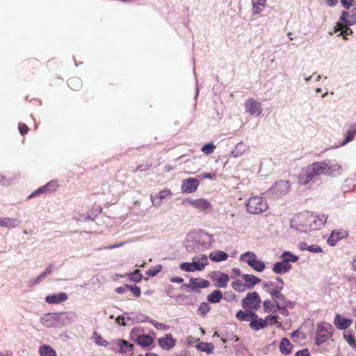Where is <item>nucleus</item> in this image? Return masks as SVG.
<instances>
[{"mask_svg":"<svg viewBox=\"0 0 356 356\" xmlns=\"http://www.w3.org/2000/svg\"><path fill=\"white\" fill-rule=\"evenodd\" d=\"M180 269L186 272L195 271L193 261L192 263L185 262L180 265Z\"/></svg>","mask_w":356,"mask_h":356,"instance_id":"ea45409f","label":"nucleus"},{"mask_svg":"<svg viewBox=\"0 0 356 356\" xmlns=\"http://www.w3.org/2000/svg\"><path fill=\"white\" fill-rule=\"evenodd\" d=\"M126 287H127L128 289H129L132 292L135 297L138 298L140 296L141 291L140 288L139 286L126 284Z\"/></svg>","mask_w":356,"mask_h":356,"instance_id":"de8ad7c7","label":"nucleus"},{"mask_svg":"<svg viewBox=\"0 0 356 356\" xmlns=\"http://www.w3.org/2000/svg\"><path fill=\"white\" fill-rule=\"evenodd\" d=\"M246 208L249 213L252 214H259L266 211L268 205L265 198L261 196H251L247 203Z\"/></svg>","mask_w":356,"mask_h":356,"instance_id":"7ed1b4c3","label":"nucleus"},{"mask_svg":"<svg viewBox=\"0 0 356 356\" xmlns=\"http://www.w3.org/2000/svg\"><path fill=\"white\" fill-rule=\"evenodd\" d=\"M349 15V13L347 11H342L341 15L340 17V21L337 24L335 31H340V35H343L344 38L348 35H350L353 33L352 30L348 28L349 26L354 24L356 22L353 18L351 19H346V16Z\"/></svg>","mask_w":356,"mask_h":356,"instance_id":"39448f33","label":"nucleus"},{"mask_svg":"<svg viewBox=\"0 0 356 356\" xmlns=\"http://www.w3.org/2000/svg\"><path fill=\"white\" fill-rule=\"evenodd\" d=\"M343 237V234L340 232L333 231L329 238H327V243L332 246L336 245V243Z\"/></svg>","mask_w":356,"mask_h":356,"instance_id":"c85d7f7f","label":"nucleus"},{"mask_svg":"<svg viewBox=\"0 0 356 356\" xmlns=\"http://www.w3.org/2000/svg\"><path fill=\"white\" fill-rule=\"evenodd\" d=\"M257 259V255L252 252H247L242 254L240 257V259L248 265L252 263L255 259Z\"/></svg>","mask_w":356,"mask_h":356,"instance_id":"7c9ffc66","label":"nucleus"},{"mask_svg":"<svg viewBox=\"0 0 356 356\" xmlns=\"http://www.w3.org/2000/svg\"><path fill=\"white\" fill-rule=\"evenodd\" d=\"M18 129H19V131L21 135H22V136L26 134L29 131V127L26 124L22 123V122L19 123Z\"/></svg>","mask_w":356,"mask_h":356,"instance_id":"8fccbe9b","label":"nucleus"},{"mask_svg":"<svg viewBox=\"0 0 356 356\" xmlns=\"http://www.w3.org/2000/svg\"><path fill=\"white\" fill-rule=\"evenodd\" d=\"M136 342L140 346L147 347L153 343V339L148 334H141L137 337Z\"/></svg>","mask_w":356,"mask_h":356,"instance_id":"bb28decb","label":"nucleus"},{"mask_svg":"<svg viewBox=\"0 0 356 356\" xmlns=\"http://www.w3.org/2000/svg\"><path fill=\"white\" fill-rule=\"evenodd\" d=\"M309 252H314V253H321L323 252V249L317 245H309L307 250Z\"/></svg>","mask_w":356,"mask_h":356,"instance_id":"864d4df0","label":"nucleus"},{"mask_svg":"<svg viewBox=\"0 0 356 356\" xmlns=\"http://www.w3.org/2000/svg\"><path fill=\"white\" fill-rule=\"evenodd\" d=\"M333 327L331 324L325 322H321L317 325L315 343L321 345L327 341L332 337Z\"/></svg>","mask_w":356,"mask_h":356,"instance_id":"20e7f679","label":"nucleus"},{"mask_svg":"<svg viewBox=\"0 0 356 356\" xmlns=\"http://www.w3.org/2000/svg\"><path fill=\"white\" fill-rule=\"evenodd\" d=\"M254 270L258 272H261L265 269V264L259 260L258 259H255L252 263L250 265Z\"/></svg>","mask_w":356,"mask_h":356,"instance_id":"4c0bfd02","label":"nucleus"},{"mask_svg":"<svg viewBox=\"0 0 356 356\" xmlns=\"http://www.w3.org/2000/svg\"><path fill=\"white\" fill-rule=\"evenodd\" d=\"M209 257L211 261L215 262L225 261L228 258L227 254L220 250L211 252Z\"/></svg>","mask_w":356,"mask_h":356,"instance_id":"b1692460","label":"nucleus"},{"mask_svg":"<svg viewBox=\"0 0 356 356\" xmlns=\"http://www.w3.org/2000/svg\"><path fill=\"white\" fill-rule=\"evenodd\" d=\"M198 261L200 264H203L205 267L208 264L207 257L204 254L202 255V257L198 259Z\"/></svg>","mask_w":356,"mask_h":356,"instance_id":"e2e57ef3","label":"nucleus"},{"mask_svg":"<svg viewBox=\"0 0 356 356\" xmlns=\"http://www.w3.org/2000/svg\"><path fill=\"white\" fill-rule=\"evenodd\" d=\"M293 346L287 338H283L280 343V350L284 355H289L291 353Z\"/></svg>","mask_w":356,"mask_h":356,"instance_id":"393cba45","label":"nucleus"},{"mask_svg":"<svg viewBox=\"0 0 356 356\" xmlns=\"http://www.w3.org/2000/svg\"><path fill=\"white\" fill-rule=\"evenodd\" d=\"M325 1L326 3L330 7L335 6L338 3V1H339V0H325Z\"/></svg>","mask_w":356,"mask_h":356,"instance_id":"69168bd1","label":"nucleus"},{"mask_svg":"<svg viewBox=\"0 0 356 356\" xmlns=\"http://www.w3.org/2000/svg\"><path fill=\"white\" fill-rule=\"evenodd\" d=\"M295 356H310L309 350L305 348L301 350H298L296 353Z\"/></svg>","mask_w":356,"mask_h":356,"instance_id":"13d9d810","label":"nucleus"},{"mask_svg":"<svg viewBox=\"0 0 356 356\" xmlns=\"http://www.w3.org/2000/svg\"><path fill=\"white\" fill-rule=\"evenodd\" d=\"M216 146L214 145V144L213 143H209L208 144L204 145L202 147L201 150L205 154L209 155L213 152Z\"/></svg>","mask_w":356,"mask_h":356,"instance_id":"a19ab883","label":"nucleus"},{"mask_svg":"<svg viewBox=\"0 0 356 356\" xmlns=\"http://www.w3.org/2000/svg\"><path fill=\"white\" fill-rule=\"evenodd\" d=\"M355 131H348L347 132V135H346V139L342 143V145H346L348 143L350 142L351 140H353L354 138V136H355Z\"/></svg>","mask_w":356,"mask_h":356,"instance_id":"3c124183","label":"nucleus"},{"mask_svg":"<svg viewBox=\"0 0 356 356\" xmlns=\"http://www.w3.org/2000/svg\"><path fill=\"white\" fill-rule=\"evenodd\" d=\"M265 320H266V323L268 321L270 322L271 324H278V316L277 315L273 316V315H268L266 317Z\"/></svg>","mask_w":356,"mask_h":356,"instance_id":"5fc2aeb1","label":"nucleus"},{"mask_svg":"<svg viewBox=\"0 0 356 356\" xmlns=\"http://www.w3.org/2000/svg\"><path fill=\"white\" fill-rule=\"evenodd\" d=\"M236 317L240 321H250L252 318H256L257 314L250 310H247L246 312L239 310L236 313Z\"/></svg>","mask_w":356,"mask_h":356,"instance_id":"4be33fe9","label":"nucleus"},{"mask_svg":"<svg viewBox=\"0 0 356 356\" xmlns=\"http://www.w3.org/2000/svg\"><path fill=\"white\" fill-rule=\"evenodd\" d=\"M353 323L352 319L346 318L339 314H337L334 319V325L341 330L347 329Z\"/></svg>","mask_w":356,"mask_h":356,"instance_id":"f3484780","label":"nucleus"},{"mask_svg":"<svg viewBox=\"0 0 356 356\" xmlns=\"http://www.w3.org/2000/svg\"><path fill=\"white\" fill-rule=\"evenodd\" d=\"M264 310L266 313L273 312L275 313L279 309H277V306L274 302H272L270 300H266L264 303Z\"/></svg>","mask_w":356,"mask_h":356,"instance_id":"72a5a7b5","label":"nucleus"},{"mask_svg":"<svg viewBox=\"0 0 356 356\" xmlns=\"http://www.w3.org/2000/svg\"><path fill=\"white\" fill-rule=\"evenodd\" d=\"M277 290L270 291V296L273 302L277 306V309L287 312V307L290 306L291 302L287 300L284 295L281 293L282 284L277 287Z\"/></svg>","mask_w":356,"mask_h":356,"instance_id":"0eeeda50","label":"nucleus"},{"mask_svg":"<svg viewBox=\"0 0 356 356\" xmlns=\"http://www.w3.org/2000/svg\"><path fill=\"white\" fill-rule=\"evenodd\" d=\"M222 298V293L220 290H215L207 296V300L210 303L219 302Z\"/></svg>","mask_w":356,"mask_h":356,"instance_id":"c756f323","label":"nucleus"},{"mask_svg":"<svg viewBox=\"0 0 356 356\" xmlns=\"http://www.w3.org/2000/svg\"><path fill=\"white\" fill-rule=\"evenodd\" d=\"M341 169V165L338 164H331L330 161L315 162L307 165L300 171L298 177V180L300 184L305 185L314 178L321 175L334 176L335 172H339Z\"/></svg>","mask_w":356,"mask_h":356,"instance_id":"f257e3e1","label":"nucleus"},{"mask_svg":"<svg viewBox=\"0 0 356 356\" xmlns=\"http://www.w3.org/2000/svg\"><path fill=\"white\" fill-rule=\"evenodd\" d=\"M216 175L214 172H207V173L202 174L200 176V177L202 179H211L216 178Z\"/></svg>","mask_w":356,"mask_h":356,"instance_id":"bf43d9fd","label":"nucleus"},{"mask_svg":"<svg viewBox=\"0 0 356 356\" xmlns=\"http://www.w3.org/2000/svg\"><path fill=\"white\" fill-rule=\"evenodd\" d=\"M200 288H207L209 286V282L206 280H201L200 281Z\"/></svg>","mask_w":356,"mask_h":356,"instance_id":"0e129e2a","label":"nucleus"},{"mask_svg":"<svg viewBox=\"0 0 356 356\" xmlns=\"http://www.w3.org/2000/svg\"><path fill=\"white\" fill-rule=\"evenodd\" d=\"M290 187L291 185L289 181L280 180L275 184L273 190L275 195H282L286 194L289 191Z\"/></svg>","mask_w":356,"mask_h":356,"instance_id":"f8f14e48","label":"nucleus"},{"mask_svg":"<svg viewBox=\"0 0 356 356\" xmlns=\"http://www.w3.org/2000/svg\"><path fill=\"white\" fill-rule=\"evenodd\" d=\"M68 86L74 90H78L81 88L82 83L81 80L76 77L70 78L67 81Z\"/></svg>","mask_w":356,"mask_h":356,"instance_id":"f704fd0d","label":"nucleus"},{"mask_svg":"<svg viewBox=\"0 0 356 356\" xmlns=\"http://www.w3.org/2000/svg\"><path fill=\"white\" fill-rule=\"evenodd\" d=\"M116 345L120 353L131 355L134 353V346L126 340L118 339Z\"/></svg>","mask_w":356,"mask_h":356,"instance_id":"ddd939ff","label":"nucleus"},{"mask_svg":"<svg viewBox=\"0 0 356 356\" xmlns=\"http://www.w3.org/2000/svg\"><path fill=\"white\" fill-rule=\"evenodd\" d=\"M266 325V320L258 318L257 315L256 318H252L251 319V322L250 323V327L255 331L259 330L260 329L265 327Z\"/></svg>","mask_w":356,"mask_h":356,"instance_id":"5701e85b","label":"nucleus"},{"mask_svg":"<svg viewBox=\"0 0 356 356\" xmlns=\"http://www.w3.org/2000/svg\"><path fill=\"white\" fill-rule=\"evenodd\" d=\"M183 204H188L199 211L206 213L213 211L211 203L204 198L192 199L186 198L183 200Z\"/></svg>","mask_w":356,"mask_h":356,"instance_id":"423d86ee","label":"nucleus"},{"mask_svg":"<svg viewBox=\"0 0 356 356\" xmlns=\"http://www.w3.org/2000/svg\"><path fill=\"white\" fill-rule=\"evenodd\" d=\"M245 111L252 115H259L261 113V103L257 100L250 98L245 103Z\"/></svg>","mask_w":356,"mask_h":356,"instance_id":"1a4fd4ad","label":"nucleus"},{"mask_svg":"<svg viewBox=\"0 0 356 356\" xmlns=\"http://www.w3.org/2000/svg\"><path fill=\"white\" fill-rule=\"evenodd\" d=\"M129 277L131 280H133L136 282H138L141 281V280L143 278V275L140 273V271L137 269L134 273H130L129 275Z\"/></svg>","mask_w":356,"mask_h":356,"instance_id":"37998d69","label":"nucleus"},{"mask_svg":"<svg viewBox=\"0 0 356 356\" xmlns=\"http://www.w3.org/2000/svg\"><path fill=\"white\" fill-rule=\"evenodd\" d=\"M59 319V314L57 313H49L44 314L41 318L42 324L47 327H56Z\"/></svg>","mask_w":356,"mask_h":356,"instance_id":"9b49d317","label":"nucleus"},{"mask_svg":"<svg viewBox=\"0 0 356 356\" xmlns=\"http://www.w3.org/2000/svg\"><path fill=\"white\" fill-rule=\"evenodd\" d=\"M343 339L352 348L356 344L355 338L351 334H349V332L348 333H343Z\"/></svg>","mask_w":356,"mask_h":356,"instance_id":"c03bdc74","label":"nucleus"},{"mask_svg":"<svg viewBox=\"0 0 356 356\" xmlns=\"http://www.w3.org/2000/svg\"><path fill=\"white\" fill-rule=\"evenodd\" d=\"M212 279L216 282V286L220 288L226 287L229 280L228 275L219 272L214 273Z\"/></svg>","mask_w":356,"mask_h":356,"instance_id":"4468645a","label":"nucleus"},{"mask_svg":"<svg viewBox=\"0 0 356 356\" xmlns=\"http://www.w3.org/2000/svg\"><path fill=\"white\" fill-rule=\"evenodd\" d=\"M232 288L238 292H243L247 289L245 283L243 284L240 280L234 281L232 283Z\"/></svg>","mask_w":356,"mask_h":356,"instance_id":"58836bf2","label":"nucleus"},{"mask_svg":"<svg viewBox=\"0 0 356 356\" xmlns=\"http://www.w3.org/2000/svg\"><path fill=\"white\" fill-rule=\"evenodd\" d=\"M158 343L162 348L170 350L175 346L176 340L171 334H168L165 337L160 338Z\"/></svg>","mask_w":356,"mask_h":356,"instance_id":"dca6fc26","label":"nucleus"},{"mask_svg":"<svg viewBox=\"0 0 356 356\" xmlns=\"http://www.w3.org/2000/svg\"><path fill=\"white\" fill-rule=\"evenodd\" d=\"M266 2H261L260 0H253L252 1V12L254 14H259L261 12L263 8L265 6Z\"/></svg>","mask_w":356,"mask_h":356,"instance_id":"e433bc0d","label":"nucleus"},{"mask_svg":"<svg viewBox=\"0 0 356 356\" xmlns=\"http://www.w3.org/2000/svg\"><path fill=\"white\" fill-rule=\"evenodd\" d=\"M162 269L161 265H157L153 268H150L146 271V274L149 277L156 276Z\"/></svg>","mask_w":356,"mask_h":356,"instance_id":"79ce46f5","label":"nucleus"},{"mask_svg":"<svg viewBox=\"0 0 356 356\" xmlns=\"http://www.w3.org/2000/svg\"><path fill=\"white\" fill-rule=\"evenodd\" d=\"M95 342L99 345V346H107L108 345V342L104 339L101 336H98L96 337L95 339Z\"/></svg>","mask_w":356,"mask_h":356,"instance_id":"6e6d98bb","label":"nucleus"},{"mask_svg":"<svg viewBox=\"0 0 356 356\" xmlns=\"http://www.w3.org/2000/svg\"><path fill=\"white\" fill-rule=\"evenodd\" d=\"M170 281L174 283H181L184 282V279L182 277H177L170 279Z\"/></svg>","mask_w":356,"mask_h":356,"instance_id":"774afa93","label":"nucleus"},{"mask_svg":"<svg viewBox=\"0 0 356 356\" xmlns=\"http://www.w3.org/2000/svg\"><path fill=\"white\" fill-rule=\"evenodd\" d=\"M38 65L39 61L36 59H29L25 63V66L30 70L35 69Z\"/></svg>","mask_w":356,"mask_h":356,"instance_id":"49530a36","label":"nucleus"},{"mask_svg":"<svg viewBox=\"0 0 356 356\" xmlns=\"http://www.w3.org/2000/svg\"><path fill=\"white\" fill-rule=\"evenodd\" d=\"M242 278L245 282V284L247 289H252L256 284L261 282V279L249 274H243Z\"/></svg>","mask_w":356,"mask_h":356,"instance_id":"412c9836","label":"nucleus"},{"mask_svg":"<svg viewBox=\"0 0 356 356\" xmlns=\"http://www.w3.org/2000/svg\"><path fill=\"white\" fill-rule=\"evenodd\" d=\"M191 289L192 291H195L196 289L200 288V280L199 279H191Z\"/></svg>","mask_w":356,"mask_h":356,"instance_id":"603ef678","label":"nucleus"},{"mask_svg":"<svg viewBox=\"0 0 356 356\" xmlns=\"http://www.w3.org/2000/svg\"><path fill=\"white\" fill-rule=\"evenodd\" d=\"M197 348L198 350H201L202 352H206L207 353H211L213 352L214 346L211 343H204V342H202V343H200L197 346Z\"/></svg>","mask_w":356,"mask_h":356,"instance_id":"c9c22d12","label":"nucleus"},{"mask_svg":"<svg viewBox=\"0 0 356 356\" xmlns=\"http://www.w3.org/2000/svg\"><path fill=\"white\" fill-rule=\"evenodd\" d=\"M298 247L301 250H307L309 245L305 242H301L299 243Z\"/></svg>","mask_w":356,"mask_h":356,"instance_id":"338daca9","label":"nucleus"},{"mask_svg":"<svg viewBox=\"0 0 356 356\" xmlns=\"http://www.w3.org/2000/svg\"><path fill=\"white\" fill-rule=\"evenodd\" d=\"M193 263H194V266H195L196 270H202L205 268L204 266V264L199 263L198 261H193Z\"/></svg>","mask_w":356,"mask_h":356,"instance_id":"680f3d73","label":"nucleus"},{"mask_svg":"<svg viewBox=\"0 0 356 356\" xmlns=\"http://www.w3.org/2000/svg\"><path fill=\"white\" fill-rule=\"evenodd\" d=\"M40 356H57L56 350L49 345H43L39 348Z\"/></svg>","mask_w":356,"mask_h":356,"instance_id":"cd10ccee","label":"nucleus"},{"mask_svg":"<svg viewBox=\"0 0 356 356\" xmlns=\"http://www.w3.org/2000/svg\"><path fill=\"white\" fill-rule=\"evenodd\" d=\"M282 260L286 264H289V262L295 263L298 260V257L292 254L290 252H284L281 255Z\"/></svg>","mask_w":356,"mask_h":356,"instance_id":"2f4dec72","label":"nucleus"},{"mask_svg":"<svg viewBox=\"0 0 356 356\" xmlns=\"http://www.w3.org/2000/svg\"><path fill=\"white\" fill-rule=\"evenodd\" d=\"M324 216H317L309 211H305L296 215L291 220V227L302 232H308L320 229L326 222Z\"/></svg>","mask_w":356,"mask_h":356,"instance_id":"f03ea898","label":"nucleus"},{"mask_svg":"<svg viewBox=\"0 0 356 356\" xmlns=\"http://www.w3.org/2000/svg\"><path fill=\"white\" fill-rule=\"evenodd\" d=\"M68 298L65 293H59L58 294L48 295L45 298V301L48 304H60L66 301Z\"/></svg>","mask_w":356,"mask_h":356,"instance_id":"a211bd4d","label":"nucleus"},{"mask_svg":"<svg viewBox=\"0 0 356 356\" xmlns=\"http://www.w3.org/2000/svg\"><path fill=\"white\" fill-rule=\"evenodd\" d=\"M354 0H341L342 6L346 9H349L353 5Z\"/></svg>","mask_w":356,"mask_h":356,"instance_id":"4d7b16f0","label":"nucleus"},{"mask_svg":"<svg viewBox=\"0 0 356 356\" xmlns=\"http://www.w3.org/2000/svg\"><path fill=\"white\" fill-rule=\"evenodd\" d=\"M51 186H54L55 184L52 182H49L45 186H43L39 188L38 189H37L36 191H35L34 192H33L31 195H29L28 198L31 199V198H32L35 196H37L41 193H45L47 191L49 190V188L51 187Z\"/></svg>","mask_w":356,"mask_h":356,"instance_id":"473e14b6","label":"nucleus"},{"mask_svg":"<svg viewBox=\"0 0 356 356\" xmlns=\"http://www.w3.org/2000/svg\"><path fill=\"white\" fill-rule=\"evenodd\" d=\"M291 265L286 264L282 260L279 262H276L273 267V270L277 274H284L287 273L291 269Z\"/></svg>","mask_w":356,"mask_h":356,"instance_id":"aec40b11","label":"nucleus"},{"mask_svg":"<svg viewBox=\"0 0 356 356\" xmlns=\"http://www.w3.org/2000/svg\"><path fill=\"white\" fill-rule=\"evenodd\" d=\"M18 225L17 219L12 218H1L0 217V227L14 228Z\"/></svg>","mask_w":356,"mask_h":356,"instance_id":"a878e982","label":"nucleus"},{"mask_svg":"<svg viewBox=\"0 0 356 356\" xmlns=\"http://www.w3.org/2000/svg\"><path fill=\"white\" fill-rule=\"evenodd\" d=\"M127 289H128V288L126 287V284H125L123 286L117 287L115 289V291L117 293L122 294V293H125Z\"/></svg>","mask_w":356,"mask_h":356,"instance_id":"052dcab7","label":"nucleus"},{"mask_svg":"<svg viewBox=\"0 0 356 356\" xmlns=\"http://www.w3.org/2000/svg\"><path fill=\"white\" fill-rule=\"evenodd\" d=\"M211 309L210 306L207 302H202L199 307V311L203 314H207Z\"/></svg>","mask_w":356,"mask_h":356,"instance_id":"09e8293b","label":"nucleus"},{"mask_svg":"<svg viewBox=\"0 0 356 356\" xmlns=\"http://www.w3.org/2000/svg\"><path fill=\"white\" fill-rule=\"evenodd\" d=\"M200 181L196 178H188L184 179L181 184V191L184 193H191L197 189Z\"/></svg>","mask_w":356,"mask_h":356,"instance_id":"9d476101","label":"nucleus"},{"mask_svg":"<svg viewBox=\"0 0 356 356\" xmlns=\"http://www.w3.org/2000/svg\"><path fill=\"white\" fill-rule=\"evenodd\" d=\"M51 273V268L50 267H49L35 279V280L33 282V284L39 283L46 276L50 275Z\"/></svg>","mask_w":356,"mask_h":356,"instance_id":"a18cd8bd","label":"nucleus"},{"mask_svg":"<svg viewBox=\"0 0 356 356\" xmlns=\"http://www.w3.org/2000/svg\"><path fill=\"white\" fill-rule=\"evenodd\" d=\"M172 195V192L169 189H163L159 193L158 195L151 196V200L153 204L159 206L161 201Z\"/></svg>","mask_w":356,"mask_h":356,"instance_id":"6ab92c4d","label":"nucleus"},{"mask_svg":"<svg viewBox=\"0 0 356 356\" xmlns=\"http://www.w3.org/2000/svg\"><path fill=\"white\" fill-rule=\"evenodd\" d=\"M261 300L259 293L256 291L248 293L242 299V307L247 310H257L260 307Z\"/></svg>","mask_w":356,"mask_h":356,"instance_id":"6e6552de","label":"nucleus"},{"mask_svg":"<svg viewBox=\"0 0 356 356\" xmlns=\"http://www.w3.org/2000/svg\"><path fill=\"white\" fill-rule=\"evenodd\" d=\"M282 284V289L284 288V281L280 277H276L275 282L270 281L263 283L262 287L263 289L270 295V291L277 290V287L280 286Z\"/></svg>","mask_w":356,"mask_h":356,"instance_id":"2eb2a0df","label":"nucleus"}]
</instances>
